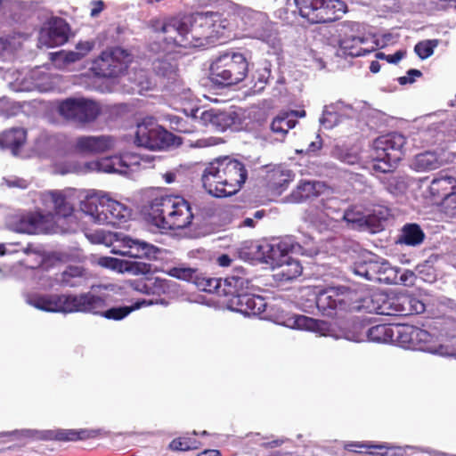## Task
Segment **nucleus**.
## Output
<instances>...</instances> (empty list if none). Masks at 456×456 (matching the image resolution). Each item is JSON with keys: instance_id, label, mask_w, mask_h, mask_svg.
I'll return each mask as SVG.
<instances>
[{"instance_id": "obj_55", "label": "nucleus", "mask_w": 456, "mask_h": 456, "mask_svg": "<svg viewBox=\"0 0 456 456\" xmlns=\"http://www.w3.org/2000/svg\"><path fill=\"white\" fill-rule=\"evenodd\" d=\"M437 45V40H425L419 42L415 45L414 51L420 59L425 60L433 54L434 50Z\"/></svg>"}, {"instance_id": "obj_43", "label": "nucleus", "mask_w": 456, "mask_h": 456, "mask_svg": "<svg viewBox=\"0 0 456 456\" xmlns=\"http://www.w3.org/2000/svg\"><path fill=\"white\" fill-rule=\"evenodd\" d=\"M193 284H195L200 290L216 293L219 296H225L224 293V279L206 277L199 271L198 277L195 279Z\"/></svg>"}, {"instance_id": "obj_33", "label": "nucleus", "mask_w": 456, "mask_h": 456, "mask_svg": "<svg viewBox=\"0 0 456 456\" xmlns=\"http://www.w3.org/2000/svg\"><path fill=\"white\" fill-rule=\"evenodd\" d=\"M27 132L21 127H13L0 134V148L10 150L17 156L26 142Z\"/></svg>"}, {"instance_id": "obj_41", "label": "nucleus", "mask_w": 456, "mask_h": 456, "mask_svg": "<svg viewBox=\"0 0 456 456\" xmlns=\"http://www.w3.org/2000/svg\"><path fill=\"white\" fill-rule=\"evenodd\" d=\"M443 160L434 151H425L415 156L412 167L418 172H428L439 168Z\"/></svg>"}, {"instance_id": "obj_16", "label": "nucleus", "mask_w": 456, "mask_h": 456, "mask_svg": "<svg viewBox=\"0 0 456 456\" xmlns=\"http://www.w3.org/2000/svg\"><path fill=\"white\" fill-rule=\"evenodd\" d=\"M131 61L132 55L128 51L115 47L103 51L94 61L91 69L98 77H115L123 74Z\"/></svg>"}, {"instance_id": "obj_58", "label": "nucleus", "mask_w": 456, "mask_h": 456, "mask_svg": "<svg viewBox=\"0 0 456 456\" xmlns=\"http://www.w3.org/2000/svg\"><path fill=\"white\" fill-rule=\"evenodd\" d=\"M196 441L184 437L175 438L169 444V449L172 451L186 452L197 448Z\"/></svg>"}, {"instance_id": "obj_5", "label": "nucleus", "mask_w": 456, "mask_h": 456, "mask_svg": "<svg viewBox=\"0 0 456 456\" xmlns=\"http://www.w3.org/2000/svg\"><path fill=\"white\" fill-rule=\"evenodd\" d=\"M350 270L354 275L365 281L385 284L411 286L416 279V274L412 271L404 270L400 273L399 268L392 266L387 259L371 252L362 254L350 265Z\"/></svg>"}, {"instance_id": "obj_44", "label": "nucleus", "mask_w": 456, "mask_h": 456, "mask_svg": "<svg viewBox=\"0 0 456 456\" xmlns=\"http://www.w3.org/2000/svg\"><path fill=\"white\" fill-rule=\"evenodd\" d=\"M404 296H389L386 294L381 306V315H406Z\"/></svg>"}, {"instance_id": "obj_53", "label": "nucleus", "mask_w": 456, "mask_h": 456, "mask_svg": "<svg viewBox=\"0 0 456 456\" xmlns=\"http://www.w3.org/2000/svg\"><path fill=\"white\" fill-rule=\"evenodd\" d=\"M45 439H54L58 441H77L78 434L77 430L74 429H60L56 431H46L44 436Z\"/></svg>"}, {"instance_id": "obj_20", "label": "nucleus", "mask_w": 456, "mask_h": 456, "mask_svg": "<svg viewBox=\"0 0 456 456\" xmlns=\"http://www.w3.org/2000/svg\"><path fill=\"white\" fill-rule=\"evenodd\" d=\"M242 118L243 113L235 110H209L201 114L202 121L219 132H224L227 129L233 131L248 129V124H243Z\"/></svg>"}, {"instance_id": "obj_15", "label": "nucleus", "mask_w": 456, "mask_h": 456, "mask_svg": "<svg viewBox=\"0 0 456 456\" xmlns=\"http://www.w3.org/2000/svg\"><path fill=\"white\" fill-rule=\"evenodd\" d=\"M256 258L270 265L273 269L284 265V263L289 260V253L303 254L301 245L295 242L292 237L263 242L256 245Z\"/></svg>"}, {"instance_id": "obj_28", "label": "nucleus", "mask_w": 456, "mask_h": 456, "mask_svg": "<svg viewBox=\"0 0 456 456\" xmlns=\"http://www.w3.org/2000/svg\"><path fill=\"white\" fill-rule=\"evenodd\" d=\"M97 264L100 266L117 271L118 273H129L135 275L147 274L151 271V267L148 264L111 256H101L98 258Z\"/></svg>"}, {"instance_id": "obj_45", "label": "nucleus", "mask_w": 456, "mask_h": 456, "mask_svg": "<svg viewBox=\"0 0 456 456\" xmlns=\"http://www.w3.org/2000/svg\"><path fill=\"white\" fill-rule=\"evenodd\" d=\"M86 279V270L82 266L69 265L61 273V283L67 287H78Z\"/></svg>"}, {"instance_id": "obj_30", "label": "nucleus", "mask_w": 456, "mask_h": 456, "mask_svg": "<svg viewBox=\"0 0 456 456\" xmlns=\"http://www.w3.org/2000/svg\"><path fill=\"white\" fill-rule=\"evenodd\" d=\"M390 216V209L382 205L374 206L372 208L365 209V223L362 224L361 231H367L376 233L384 228V223Z\"/></svg>"}, {"instance_id": "obj_14", "label": "nucleus", "mask_w": 456, "mask_h": 456, "mask_svg": "<svg viewBox=\"0 0 456 456\" xmlns=\"http://www.w3.org/2000/svg\"><path fill=\"white\" fill-rule=\"evenodd\" d=\"M134 143L150 150H164L182 144L180 137L174 135L152 121L138 124Z\"/></svg>"}, {"instance_id": "obj_62", "label": "nucleus", "mask_w": 456, "mask_h": 456, "mask_svg": "<svg viewBox=\"0 0 456 456\" xmlns=\"http://www.w3.org/2000/svg\"><path fill=\"white\" fill-rule=\"evenodd\" d=\"M416 272L418 275H419V278L425 281L431 282L435 280L434 268L429 261H425L423 264L418 265Z\"/></svg>"}, {"instance_id": "obj_1", "label": "nucleus", "mask_w": 456, "mask_h": 456, "mask_svg": "<svg viewBox=\"0 0 456 456\" xmlns=\"http://www.w3.org/2000/svg\"><path fill=\"white\" fill-rule=\"evenodd\" d=\"M154 31L163 35L168 45L204 47L228 38L234 25L230 13L220 11L197 12L188 16L155 20Z\"/></svg>"}, {"instance_id": "obj_23", "label": "nucleus", "mask_w": 456, "mask_h": 456, "mask_svg": "<svg viewBox=\"0 0 456 456\" xmlns=\"http://www.w3.org/2000/svg\"><path fill=\"white\" fill-rule=\"evenodd\" d=\"M107 199L102 192L90 191L80 201V210L88 221L96 224H105Z\"/></svg>"}, {"instance_id": "obj_60", "label": "nucleus", "mask_w": 456, "mask_h": 456, "mask_svg": "<svg viewBox=\"0 0 456 456\" xmlns=\"http://www.w3.org/2000/svg\"><path fill=\"white\" fill-rule=\"evenodd\" d=\"M442 208L444 212L450 217L456 216V190L451 191L447 197L443 199Z\"/></svg>"}, {"instance_id": "obj_50", "label": "nucleus", "mask_w": 456, "mask_h": 456, "mask_svg": "<svg viewBox=\"0 0 456 456\" xmlns=\"http://www.w3.org/2000/svg\"><path fill=\"white\" fill-rule=\"evenodd\" d=\"M333 106L334 102L324 106L322 115L320 118V124L325 129H331L341 122L338 115V110L332 108Z\"/></svg>"}, {"instance_id": "obj_26", "label": "nucleus", "mask_w": 456, "mask_h": 456, "mask_svg": "<svg viewBox=\"0 0 456 456\" xmlns=\"http://www.w3.org/2000/svg\"><path fill=\"white\" fill-rule=\"evenodd\" d=\"M394 328L395 324H378L361 332L346 335V338L354 342H362L367 339L370 342L380 344L393 343Z\"/></svg>"}, {"instance_id": "obj_31", "label": "nucleus", "mask_w": 456, "mask_h": 456, "mask_svg": "<svg viewBox=\"0 0 456 456\" xmlns=\"http://www.w3.org/2000/svg\"><path fill=\"white\" fill-rule=\"evenodd\" d=\"M351 291L354 294V299L346 311L364 310L368 313L381 314V306L384 303V298H386V293L374 292L368 297L360 298L355 290L351 289Z\"/></svg>"}, {"instance_id": "obj_13", "label": "nucleus", "mask_w": 456, "mask_h": 456, "mask_svg": "<svg viewBox=\"0 0 456 456\" xmlns=\"http://www.w3.org/2000/svg\"><path fill=\"white\" fill-rule=\"evenodd\" d=\"M345 36L338 41V56L358 57L374 51L373 37L365 34L363 26L358 22L348 21L344 25Z\"/></svg>"}, {"instance_id": "obj_25", "label": "nucleus", "mask_w": 456, "mask_h": 456, "mask_svg": "<svg viewBox=\"0 0 456 456\" xmlns=\"http://www.w3.org/2000/svg\"><path fill=\"white\" fill-rule=\"evenodd\" d=\"M40 200L45 210L53 211L57 218H69L73 213V206L67 198L57 191L42 192Z\"/></svg>"}, {"instance_id": "obj_22", "label": "nucleus", "mask_w": 456, "mask_h": 456, "mask_svg": "<svg viewBox=\"0 0 456 456\" xmlns=\"http://www.w3.org/2000/svg\"><path fill=\"white\" fill-rule=\"evenodd\" d=\"M69 28L61 18H52L42 28L39 35V43L53 48L62 45L68 41Z\"/></svg>"}, {"instance_id": "obj_63", "label": "nucleus", "mask_w": 456, "mask_h": 456, "mask_svg": "<svg viewBox=\"0 0 456 456\" xmlns=\"http://www.w3.org/2000/svg\"><path fill=\"white\" fill-rule=\"evenodd\" d=\"M398 37H399L398 35H395V34H393L390 32L384 33L376 38L373 37L374 49L376 47L383 48L389 45H394L397 42Z\"/></svg>"}, {"instance_id": "obj_56", "label": "nucleus", "mask_w": 456, "mask_h": 456, "mask_svg": "<svg viewBox=\"0 0 456 456\" xmlns=\"http://www.w3.org/2000/svg\"><path fill=\"white\" fill-rule=\"evenodd\" d=\"M332 108L338 110V115L341 122L346 118H354L358 115L357 110L353 105L346 103L343 101L334 102Z\"/></svg>"}, {"instance_id": "obj_17", "label": "nucleus", "mask_w": 456, "mask_h": 456, "mask_svg": "<svg viewBox=\"0 0 456 456\" xmlns=\"http://www.w3.org/2000/svg\"><path fill=\"white\" fill-rule=\"evenodd\" d=\"M114 241L118 243L121 248L118 250H113L123 256H128L133 258H145L148 260H156L161 254V249L151 243L141 240H134L121 232L113 234Z\"/></svg>"}, {"instance_id": "obj_34", "label": "nucleus", "mask_w": 456, "mask_h": 456, "mask_svg": "<svg viewBox=\"0 0 456 456\" xmlns=\"http://www.w3.org/2000/svg\"><path fill=\"white\" fill-rule=\"evenodd\" d=\"M152 68L158 76L167 78L169 81H175L177 76L175 54L167 53L163 55H159L153 61Z\"/></svg>"}, {"instance_id": "obj_38", "label": "nucleus", "mask_w": 456, "mask_h": 456, "mask_svg": "<svg viewBox=\"0 0 456 456\" xmlns=\"http://www.w3.org/2000/svg\"><path fill=\"white\" fill-rule=\"evenodd\" d=\"M40 70H32L27 73L20 80L19 77L14 82L9 83L12 90L16 92L23 91H45L47 88L39 80Z\"/></svg>"}, {"instance_id": "obj_10", "label": "nucleus", "mask_w": 456, "mask_h": 456, "mask_svg": "<svg viewBox=\"0 0 456 456\" xmlns=\"http://www.w3.org/2000/svg\"><path fill=\"white\" fill-rule=\"evenodd\" d=\"M406 138L399 133H390L378 137L373 142L375 157L372 170L387 174L395 168L403 157Z\"/></svg>"}, {"instance_id": "obj_48", "label": "nucleus", "mask_w": 456, "mask_h": 456, "mask_svg": "<svg viewBox=\"0 0 456 456\" xmlns=\"http://www.w3.org/2000/svg\"><path fill=\"white\" fill-rule=\"evenodd\" d=\"M365 210L363 211L362 207L354 206L347 208L343 213V220H345L348 225L353 229H362V224L365 223Z\"/></svg>"}, {"instance_id": "obj_42", "label": "nucleus", "mask_w": 456, "mask_h": 456, "mask_svg": "<svg viewBox=\"0 0 456 456\" xmlns=\"http://www.w3.org/2000/svg\"><path fill=\"white\" fill-rule=\"evenodd\" d=\"M293 174L289 169L282 167H274L268 172L267 180L269 186L275 191H283L292 180Z\"/></svg>"}, {"instance_id": "obj_64", "label": "nucleus", "mask_w": 456, "mask_h": 456, "mask_svg": "<svg viewBox=\"0 0 456 456\" xmlns=\"http://www.w3.org/2000/svg\"><path fill=\"white\" fill-rule=\"evenodd\" d=\"M422 73L420 70L416 69H411L407 71L406 76H403L397 78L398 83L401 86H405L407 84H412L415 82L416 77H420Z\"/></svg>"}, {"instance_id": "obj_11", "label": "nucleus", "mask_w": 456, "mask_h": 456, "mask_svg": "<svg viewBox=\"0 0 456 456\" xmlns=\"http://www.w3.org/2000/svg\"><path fill=\"white\" fill-rule=\"evenodd\" d=\"M295 4L300 16L312 24L334 21L346 11L341 0H295Z\"/></svg>"}, {"instance_id": "obj_57", "label": "nucleus", "mask_w": 456, "mask_h": 456, "mask_svg": "<svg viewBox=\"0 0 456 456\" xmlns=\"http://www.w3.org/2000/svg\"><path fill=\"white\" fill-rule=\"evenodd\" d=\"M404 299H406L404 301L406 315L413 314H419L425 312L426 305L421 300L413 297L407 296H404Z\"/></svg>"}, {"instance_id": "obj_8", "label": "nucleus", "mask_w": 456, "mask_h": 456, "mask_svg": "<svg viewBox=\"0 0 456 456\" xmlns=\"http://www.w3.org/2000/svg\"><path fill=\"white\" fill-rule=\"evenodd\" d=\"M305 302H301L303 311L313 313L315 308L328 317H333L338 312L346 311L352 305L354 294L346 286L328 287L321 290L306 289Z\"/></svg>"}, {"instance_id": "obj_35", "label": "nucleus", "mask_w": 456, "mask_h": 456, "mask_svg": "<svg viewBox=\"0 0 456 456\" xmlns=\"http://www.w3.org/2000/svg\"><path fill=\"white\" fill-rule=\"evenodd\" d=\"M412 332L411 336V344L409 346L410 350L429 352L433 354H440L439 350L443 346L436 348L431 345L433 337L425 330L412 325Z\"/></svg>"}, {"instance_id": "obj_40", "label": "nucleus", "mask_w": 456, "mask_h": 456, "mask_svg": "<svg viewBox=\"0 0 456 456\" xmlns=\"http://www.w3.org/2000/svg\"><path fill=\"white\" fill-rule=\"evenodd\" d=\"M424 238L425 233L419 224H406L402 227L396 243L416 247L423 242Z\"/></svg>"}, {"instance_id": "obj_46", "label": "nucleus", "mask_w": 456, "mask_h": 456, "mask_svg": "<svg viewBox=\"0 0 456 456\" xmlns=\"http://www.w3.org/2000/svg\"><path fill=\"white\" fill-rule=\"evenodd\" d=\"M379 179L385 189L394 196L403 194L408 188L405 178L401 175H389Z\"/></svg>"}, {"instance_id": "obj_2", "label": "nucleus", "mask_w": 456, "mask_h": 456, "mask_svg": "<svg viewBox=\"0 0 456 456\" xmlns=\"http://www.w3.org/2000/svg\"><path fill=\"white\" fill-rule=\"evenodd\" d=\"M109 295L105 292L96 291L94 286L91 290L72 294H47L27 293L24 295L25 302L45 312L53 313H85L101 315L102 311L108 305Z\"/></svg>"}, {"instance_id": "obj_9", "label": "nucleus", "mask_w": 456, "mask_h": 456, "mask_svg": "<svg viewBox=\"0 0 456 456\" xmlns=\"http://www.w3.org/2000/svg\"><path fill=\"white\" fill-rule=\"evenodd\" d=\"M142 158L136 153L126 152L118 156L102 158L98 160L86 162L68 161L61 167V174H86L102 172L109 174L128 175L138 169Z\"/></svg>"}, {"instance_id": "obj_61", "label": "nucleus", "mask_w": 456, "mask_h": 456, "mask_svg": "<svg viewBox=\"0 0 456 456\" xmlns=\"http://www.w3.org/2000/svg\"><path fill=\"white\" fill-rule=\"evenodd\" d=\"M171 127L179 133L190 134L193 129L188 126V118L185 119L179 116H170Z\"/></svg>"}, {"instance_id": "obj_47", "label": "nucleus", "mask_w": 456, "mask_h": 456, "mask_svg": "<svg viewBox=\"0 0 456 456\" xmlns=\"http://www.w3.org/2000/svg\"><path fill=\"white\" fill-rule=\"evenodd\" d=\"M166 273L173 278L194 283L195 279L198 277L199 270L197 268L189 267L184 264H180L169 267Z\"/></svg>"}, {"instance_id": "obj_59", "label": "nucleus", "mask_w": 456, "mask_h": 456, "mask_svg": "<svg viewBox=\"0 0 456 456\" xmlns=\"http://www.w3.org/2000/svg\"><path fill=\"white\" fill-rule=\"evenodd\" d=\"M170 281L161 278L151 279V294L157 295L159 297L162 294H166L169 290Z\"/></svg>"}, {"instance_id": "obj_29", "label": "nucleus", "mask_w": 456, "mask_h": 456, "mask_svg": "<svg viewBox=\"0 0 456 456\" xmlns=\"http://www.w3.org/2000/svg\"><path fill=\"white\" fill-rule=\"evenodd\" d=\"M387 449L385 452H382V456H404V455H411L417 452H422V449L419 447L412 446V445H405V446H395L388 445V444H348L346 445V449L351 452H357L356 449Z\"/></svg>"}, {"instance_id": "obj_18", "label": "nucleus", "mask_w": 456, "mask_h": 456, "mask_svg": "<svg viewBox=\"0 0 456 456\" xmlns=\"http://www.w3.org/2000/svg\"><path fill=\"white\" fill-rule=\"evenodd\" d=\"M237 16L246 28L253 30L255 37L264 42L270 43L274 39L273 26L265 12L248 7H239Z\"/></svg>"}, {"instance_id": "obj_27", "label": "nucleus", "mask_w": 456, "mask_h": 456, "mask_svg": "<svg viewBox=\"0 0 456 456\" xmlns=\"http://www.w3.org/2000/svg\"><path fill=\"white\" fill-rule=\"evenodd\" d=\"M287 326L320 333L322 336L336 337L335 330L329 322L314 319L305 315L295 314L288 319Z\"/></svg>"}, {"instance_id": "obj_51", "label": "nucleus", "mask_w": 456, "mask_h": 456, "mask_svg": "<svg viewBox=\"0 0 456 456\" xmlns=\"http://www.w3.org/2000/svg\"><path fill=\"white\" fill-rule=\"evenodd\" d=\"M277 268H281V274L287 281L293 280L302 273V266L299 262L293 259L290 256L289 260L286 261L284 265L278 266Z\"/></svg>"}, {"instance_id": "obj_36", "label": "nucleus", "mask_w": 456, "mask_h": 456, "mask_svg": "<svg viewBox=\"0 0 456 456\" xmlns=\"http://www.w3.org/2000/svg\"><path fill=\"white\" fill-rule=\"evenodd\" d=\"M452 191H456V177L447 173L435 177L429 185L430 194L437 199H444Z\"/></svg>"}, {"instance_id": "obj_37", "label": "nucleus", "mask_w": 456, "mask_h": 456, "mask_svg": "<svg viewBox=\"0 0 456 456\" xmlns=\"http://www.w3.org/2000/svg\"><path fill=\"white\" fill-rule=\"evenodd\" d=\"M325 188V184L319 181H302L297 186L296 190L290 194L293 202H302L312 197L321 194Z\"/></svg>"}, {"instance_id": "obj_19", "label": "nucleus", "mask_w": 456, "mask_h": 456, "mask_svg": "<svg viewBox=\"0 0 456 456\" xmlns=\"http://www.w3.org/2000/svg\"><path fill=\"white\" fill-rule=\"evenodd\" d=\"M296 116L297 112H285L274 118L269 126H266L265 121L259 122V127L256 129V137L270 142L282 141L289 130L295 127Z\"/></svg>"}, {"instance_id": "obj_3", "label": "nucleus", "mask_w": 456, "mask_h": 456, "mask_svg": "<svg viewBox=\"0 0 456 456\" xmlns=\"http://www.w3.org/2000/svg\"><path fill=\"white\" fill-rule=\"evenodd\" d=\"M248 178L245 165L228 156L208 163L201 175L203 187L214 197L224 198L238 192Z\"/></svg>"}, {"instance_id": "obj_49", "label": "nucleus", "mask_w": 456, "mask_h": 456, "mask_svg": "<svg viewBox=\"0 0 456 456\" xmlns=\"http://www.w3.org/2000/svg\"><path fill=\"white\" fill-rule=\"evenodd\" d=\"M412 325L409 324H395V335L393 336V343L403 348L409 349L411 344V336L412 332Z\"/></svg>"}, {"instance_id": "obj_52", "label": "nucleus", "mask_w": 456, "mask_h": 456, "mask_svg": "<svg viewBox=\"0 0 456 456\" xmlns=\"http://www.w3.org/2000/svg\"><path fill=\"white\" fill-rule=\"evenodd\" d=\"M252 77L255 86L259 85L258 89H262L271 77V63L267 61H263L261 67L255 71Z\"/></svg>"}, {"instance_id": "obj_39", "label": "nucleus", "mask_w": 456, "mask_h": 456, "mask_svg": "<svg viewBox=\"0 0 456 456\" xmlns=\"http://www.w3.org/2000/svg\"><path fill=\"white\" fill-rule=\"evenodd\" d=\"M60 148L58 136L47 133H41L34 144V151L42 158L52 157Z\"/></svg>"}, {"instance_id": "obj_12", "label": "nucleus", "mask_w": 456, "mask_h": 456, "mask_svg": "<svg viewBox=\"0 0 456 456\" xmlns=\"http://www.w3.org/2000/svg\"><path fill=\"white\" fill-rule=\"evenodd\" d=\"M57 110L64 119L81 126L94 122L102 110L99 102L86 97H69L62 100Z\"/></svg>"}, {"instance_id": "obj_24", "label": "nucleus", "mask_w": 456, "mask_h": 456, "mask_svg": "<svg viewBox=\"0 0 456 456\" xmlns=\"http://www.w3.org/2000/svg\"><path fill=\"white\" fill-rule=\"evenodd\" d=\"M116 140L111 135H82L74 142V149L84 154H97L112 150Z\"/></svg>"}, {"instance_id": "obj_32", "label": "nucleus", "mask_w": 456, "mask_h": 456, "mask_svg": "<svg viewBox=\"0 0 456 456\" xmlns=\"http://www.w3.org/2000/svg\"><path fill=\"white\" fill-rule=\"evenodd\" d=\"M105 215L107 220L105 224H110L112 226H120L126 223L132 215V210L126 205L110 199H107Z\"/></svg>"}, {"instance_id": "obj_4", "label": "nucleus", "mask_w": 456, "mask_h": 456, "mask_svg": "<svg viewBox=\"0 0 456 456\" xmlns=\"http://www.w3.org/2000/svg\"><path fill=\"white\" fill-rule=\"evenodd\" d=\"M147 219L163 230L188 227L193 219L190 203L181 196L157 192L144 207Z\"/></svg>"}, {"instance_id": "obj_6", "label": "nucleus", "mask_w": 456, "mask_h": 456, "mask_svg": "<svg viewBox=\"0 0 456 456\" xmlns=\"http://www.w3.org/2000/svg\"><path fill=\"white\" fill-rule=\"evenodd\" d=\"M250 281L244 274V270L237 269L234 274L224 278V293L229 297V306L232 310L244 315H256L264 313L266 302L261 296L248 291Z\"/></svg>"}, {"instance_id": "obj_7", "label": "nucleus", "mask_w": 456, "mask_h": 456, "mask_svg": "<svg viewBox=\"0 0 456 456\" xmlns=\"http://www.w3.org/2000/svg\"><path fill=\"white\" fill-rule=\"evenodd\" d=\"M248 58L246 53L229 50L215 56L209 67V78L220 86L237 85L248 73Z\"/></svg>"}, {"instance_id": "obj_54", "label": "nucleus", "mask_w": 456, "mask_h": 456, "mask_svg": "<svg viewBox=\"0 0 456 456\" xmlns=\"http://www.w3.org/2000/svg\"><path fill=\"white\" fill-rule=\"evenodd\" d=\"M132 311L133 308L130 306H116L107 310L103 309L101 316L109 320L120 321L126 318Z\"/></svg>"}, {"instance_id": "obj_21", "label": "nucleus", "mask_w": 456, "mask_h": 456, "mask_svg": "<svg viewBox=\"0 0 456 456\" xmlns=\"http://www.w3.org/2000/svg\"><path fill=\"white\" fill-rule=\"evenodd\" d=\"M43 220L40 213L15 212L6 216L5 225L15 232L35 234L42 230Z\"/></svg>"}]
</instances>
